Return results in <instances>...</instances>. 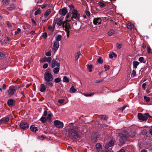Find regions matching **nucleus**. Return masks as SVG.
Returning <instances> with one entry per match:
<instances>
[{"mask_svg":"<svg viewBox=\"0 0 152 152\" xmlns=\"http://www.w3.org/2000/svg\"><path fill=\"white\" fill-rule=\"evenodd\" d=\"M144 100L147 102H149L151 100L150 97L146 96H144Z\"/></svg>","mask_w":152,"mask_h":152,"instance_id":"obj_25","label":"nucleus"},{"mask_svg":"<svg viewBox=\"0 0 152 152\" xmlns=\"http://www.w3.org/2000/svg\"><path fill=\"white\" fill-rule=\"evenodd\" d=\"M10 1V0H3L2 3L3 4L7 5L9 4Z\"/></svg>","mask_w":152,"mask_h":152,"instance_id":"obj_28","label":"nucleus"},{"mask_svg":"<svg viewBox=\"0 0 152 152\" xmlns=\"http://www.w3.org/2000/svg\"><path fill=\"white\" fill-rule=\"evenodd\" d=\"M127 27L128 29L130 30L134 29L135 27L130 22L127 21Z\"/></svg>","mask_w":152,"mask_h":152,"instance_id":"obj_14","label":"nucleus"},{"mask_svg":"<svg viewBox=\"0 0 152 152\" xmlns=\"http://www.w3.org/2000/svg\"><path fill=\"white\" fill-rule=\"evenodd\" d=\"M100 118L102 120H106V119L107 117L105 115H102L100 116Z\"/></svg>","mask_w":152,"mask_h":152,"instance_id":"obj_44","label":"nucleus"},{"mask_svg":"<svg viewBox=\"0 0 152 152\" xmlns=\"http://www.w3.org/2000/svg\"><path fill=\"white\" fill-rule=\"evenodd\" d=\"M94 95V93H88V94H84V95L87 97L91 96H93Z\"/></svg>","mask_w":152,"mask_h":152,"instance_id":"obj_41","label":"nucleus"},{"mask_svg":"<svg viewBox=\"0 0 152 152\" xmlns=\"http://www.w3.org/2000/svg\"><path fill=\"white\" fill-rule=\"evenodd\" d=\"M47 86H47H45L43 84H41L40 87V91L41 92L45 91L46 89Z\"/></svg>","mask_w":152,"mask_h":152,"instance_id":"obj_15","label":"nucleus"},{"mask_svg":"<svg viewBox=\"0 0 152 152\" xmlns=\"http://www.w3.org/2000/svg\"><path fill=\"white\" fill-rule=\"evenodd\" d=\"M59 67L55 68L53 69V72L54 74H57L59 71Z\"/></svg>","mask_w":152,"mask_h":152,"instance_id":"obj_22","label":"nucleus"},{"mask_svg":"<svg viewBox=\"0 0 152 152\" xmlns=\"http://www.w3.org/2000/svg\"><path fill=\"white\" fill-rule=\"evenodd\" d=\"M86 14L88 16H89L90 15V13L88 11L86 10Z\"/></svg>","mask_w":152,"mask_h":152,"instance_id":"obj_61","label":"nucleus"},{"mask_svg":"<svg viewBox=\"0 0 152 152\" xmlns=\"http://www.w3.org/2000/svg\"><path fill=\"white\" fill-rule=\"evenodd\" d=\"M58 60L57 61L56 60H53L52 61L51 64L52 67H54L56 66V65L57 67H60V64L59 62H58Z\"/></svg>","mask_w":152,"mask_h":152,"instance_id":"obj_11","label":"nucleus"},{"mask_svg":"<svg viewBox=\"0 0 152 152\" xmlns=\"http://www.w3.org/2000/svg\"><path fill=\"white\" fill-rule=\"evenodd\" d=\"M118 152H125V151L124 149H121L119 150Z\"/></svg>","mask_w":152,"mask_h":152,"instance_id":"obj_64","label":"nucleus"},{"mask_svg":"<svg viewBox=\"0 0 152 152\" xmlns=\"http://www.w3.org/2000/svg\"><path fill=\"white\" fill-rule=\"evenodd\" d=\"M46 62L49 63H50L51 62L52 60V58L51 57H46Z\"/></svg>","mask_w":152,"mask_h":152,"instance_id":"obj_37","label":"nucleus"},{"mask_svg":"<svg viewBox=\"0 0 152 152\" xmlns=\"http://www.w3.org/2000/svg\"><path fill=\"white\" fill-rule=\"evenodd\" d=\"M15 5L13 4L10 5V7L7 8V9L8 10L11 11L14 10L15 8Z\"/></svg>","mask_w":152,"mask_h":152,"instance_id":"obj_21","label":"nucleus"},{"mask_svg":"<svg viewBox=\"0 0 152 152\" xmlns=\"http://www.w3.org/2000/svg\"><path fill=\"white\" fill-rule=\"evenodd\" d=\"M59 46V42L55 41L53 42V49L55 51H56L58 49Z\"/></svg>","mask_w":152,"mask_h":152,"instance_id":"obj_10","label":"nucleus"},{"mask_svg":"<svg viewBox=\"0 0 152 152\" xmlns=\"http://www.w3.org/2000/svg\"><path fill=\"white\" fill-rule=\"evenodd\" d=\"M80 52H78L77 53L76 55L75 56V59L76 60H77L79 57V56L80 55Z\"/></svg>","mask_w":152,"mask_h":152,"instance_id":"obj_35","label":"nucleus"},{"mask_svg":"<svg viewBox=\"0 0 152 152\" xmlns=\"http://www.w3.org/2000/svg\"><path fill=\"white\" fill-rule=\"evenodd\" d=\"M117 47L118 49H120L121 48V44L118 43L117 44Z\"/></svg>","mask_w":152,"mask_h":152,"instance_id":"obj_56","label":"nucleus"},{"mask_svg":"<svg viewBox=\"0 0 152 152\" xmlns=\"http://www.w3.org/2000/svg\"><path fill=\"white\" fill-rule=\"evenodd\" d=\"M138 60L139 61L141 62H143V63H145V61L144 60V58L143 57H140Z\"/></svg>","mask_w":152,"mask_h":152,"instance_id":"obj_30","label":"nucleus"},{"mask_svg":"<svg viewBox=\"0 0 152 152\" xmlns=\"http://www.w3.org/2000/svg\"><path fill=\"white\" fill-rule=\"evenodd\" d=\"M110 147V145L108 144V143H107L106 144H105V148L106 149H107L108 148Z\"/></svg>","mask_w":152,"mask_h":152,"instance_id":"obj_63","label":"nucleus"},{"mask_svg":"<svg viewBox=\"0 0 152 152\" xmlns=\"http://www.w3.org/2000/svg\"><path fill=\"white\" fill-rule=\"evenodd\" d=\"M52 114L51 113H48L47 115V117L46 118L47 119L50 120L51 119V117H52Z\"/></svg>","mask_w":152,"mask_h":152,"instance_id":"obj_36","label":"nucleus"},{"mask_svg":"<svg viewBox=\"0 0 152 152\" xmlns=\"http://www.w3.org/2000/svg\"><path fill=\"white\" fill-rule=\"evenodd\" d=\"M136 71L135 70H133L132 71V74H131V76H135L136 75Z\"/></svg>","mask_w":152,"mask_h":152,"instance_id":"obj_54","label":"nucleus"},{"mask_svg":"<svg viewBox=\"0 0 152 152\" xmlns=\"http://www.w3.org/2000/svg\"><path fill=\"white\" fill-rule=\"evenodd\" d=\"M51 12V10L50 9L47 10L45 12L44 14V16L45 18H46L50 14Z\"/></svg>","mask_w":152,"mask_h":152,"instance_id":"obj_20","label":"nucleus"},{"mask_svg":"<svg viewBox=\"0 0 152 152\" xmlns=\"http://www.w3.org/2000/svg\"><path fill=\"white\" fill-rule=\"evenodd\" d=\"M31 21L33 23V25L34 26H36V23L34 20L32 18L31 19Z\"/></svg>","mask_w":152,"mask_h":152,"instance_id":"obj_58","label":"nucleus"},{"mask_svg":"<svg viewBox=\"0 0 152 152\" xmlns=\"http://www.w3.org/2000/svg\"><path fill=\"white\" fill-rule=\"evenodd\" d=\"M41 12V11L40 10H38L34 12L35 15H37L39 14H40Z\"/></svg>","mask_w":152,"mask_h":152,"instance_id":"obj_40","label":"nucleus"},{"mask_svg":"<svg viewBox=\"0 0 152 152\" xmlns=\"http://www.w3.org/2000/svg\"><path fill=\"white\" fill-rule=\"evenodd\" d=\"M61 81L60 78L59 77H57L54 80V82L56 83H58Z\"/></svg>","mask_w":152,"mask_h":152,"instance_id":"obj_39","label":"nucleus"},{"mask_svg":"<svg viewBox=\"0 0 152 152\" xmlns=\"http://www.w3.org/2000/svg\"><path fill=\"white\" fill-rule=\"evenodd\" d=\"M51 50H49L46 53V55L48 56H50L51 55Z\"/></svg>","mask_w":152,"mask_h":152,"instance_id":"obj_47","label":"nucleus"},{"mask_svg":"<svg viewBox=\"0 0 152 152\" xmlns=\"http://www.w3.org/2000/svg\"><path fill=\"white\" fill-rule=\"evenodd\" d=\"M102 20L100 18H96L93 20V23L94 25H97L101 23Z\"/></svg>","mask_w":152,"mask_h":152,"instance_id":"obj_13","label":"nucleus"},{"mask_svg":"<svg viewBox=\"0 0 152 152\" xmlns=\"http://www.w3.org/2000/svg\"><path fill=\"white\" fill-rule=\"evenodd\" d=\"M116 55L115 54L114 52L112 53L109 54V57L110 58H112L114 56H116Z\"/></svg>","mask_w":152,"mask_h":152,"instance_id":"obj_33","label":"nucleus"},{"mask_svg":"<svg viewBox=\"0 0 152 152\" xmlns=\"http://www.w3.org/2000/svg\"><path fill=\"white\" fill-rule=\"evenodd\" d=\"M21 31V29L20 28H18L17 30L15 32V34L16 35L19 34Z\"/></svg>","mask_w":152,"mask_h":152,"instance_id":"obj_46","label":"nucleus"},{"mask_svg":"<svg viewBox=\"0 0 152 152\" xmlns=\"http://www.w3.org/2000/svg\"><path fill=\"white\" fill-rule=\"evenodd\" d=\"M15 101L12 99L8 100L7 101V104L9 106H12L14 105L15 104Z\"/></svg>","mask_w":152,"mask_h":152,"instance_id":"obj_18","label":"nucleus"},{"mask_svg":"<svg viewBox=\"0 0 152 152\" xmlns=\"http://www.w3.org/2000/svg\"><path fill=\"white\" fill-rule=\"evenodd\" d=\"M98 62L99 64H102L103 62V60L102 59L101 57H99L98 60Z\"/></svg>","mask_w":152,"mask_h":152,"instance_id":"obj_43","label":"nucleus"},{"mask_svg":"<svg viewBox=\"0 0 152 152\" xmlns=\"http://www.w3.org/2000/svg\"><path fill=\"white\" fill-rule=\"evenodd\" d=\"M146 84L145 83H144L142 84V87L144 89V90H145L146 88Z\"/></svg>","mask_w":152,"mask_h":152,"instance_id":"obj_57","label":"nucleus"},{"mask_svg":"<svg viewBox=\"0 0 152 152\" xmlns=\"http://www.w3.org/2000/svg\"><path fill=\"white\" fill-rule=\"evenodd\" d=\"M116 134L117 139L121 144L124 143L126 140L127 138V133L124 129H118L116 131Z\"/></svg>","mask_w":152,"mask_h":152,"instance_id":"obj_2","label":"nucleus"},{"mask_svg":"<svg viewBox=\"0 0 152 152\" xmlns=\"http://www.w3.org/2000/svg\"><path fill=\"white\" fill-rule=\"evenodd\" d=\"M68 127V134L69 137L75 139L78 137V129L77 126H73V123H71L69 124Z\"/></svg>","mask_w":152,"mask_h":152,"instance_id":"obj_1","label":"nucleus"},{"mask_svg":"<svg viewBox=\"0 0 152 152\" xmlns=\"http://www.w3.org/2000/svg\"><path fill=\"white\" fill-rule=\"evenodd\" d=\"M54 126L57 128L59 129L62 128L64 126L63 123L58 120H55L53 121Z\"/></svg>","mask_w":152,"mask_h":152,"instance_id":"obj_7","label":"nucleus"},{"mask_svg":"<svg viewBox=\"0 0 152 152\" xmlns=\"http://www.w3.org/2000/svg\"><path fill=\"white\" fill-rule=\"evenodd\" d=\"M20 126L22 129L25 130L28 128L29 125L26 122L22 121L20 124Z\"/></svg>","mask_w":152,"mask_h":152,"instance_id":"obj_9","label":"nucleus"},{"mask_svg":"<svg viewBox=\"0 0 152 152\" xmlns=\"http://www.w3.org/2000/svg\"><path fill=\"white\" fill-rule=\"evenodd\" d=\"M42 0H35L37 4H39L42 3Z\"/></svg>","mask_w":152,"mask_h":152,"instance_id":"obj_59","label":"nucleus"},{"mask_svg":"<svg viewBox=\"0 0 152 152\" xmlns=\"http://www.w3.org/2000/svg\"><path fill=\"white\" fill-rule=\"evenodd\" d=\"M92 65H88V71L89 72H91L92 71Z\"/></svg>","mask_w":152,"mask_h":152,"instance_id":"obj_42","label":"nucleus"},{"mask_svg":"<svg viewBox=\"0 0 152 152\" xmlns=\"http://www.w3.org/2000/svg\"><path fill=\"white\" fill-rule=\"evenodd\" d=\"M128 149L127 151H129V152H131V151H132V149H133V147L132 146L129 145V146H127L126 147V149Z\"/></svg>","mask_w":152,"mask_h":152,"instance_id":"obj_32","label":"nucleus"},{"mask_svg":"<svg viewBox=\"0 0 152 152\" xmlns=\"http://www.w3.org/2000/svg\"><path fill=\"white\" fill-rule=\"evenodd\" d=\"M5 56L4 54L1 52H0V59H2Z\"/></svg>","mask_w":152,"mask_h":152,"instance_id":"obj_45","label":"nucleus"},{"mask_svg":"<svg viewBox=\"0 0 152 152\" xmlns=\"http://www.w3.org/2000/svg\"><path fill=\"white\" fill-rule=\"evenodd\" d=\"M99 5L101 7H103L106 6V4L104 3L99 2L98 3Z\"/></svg>","mask_w":152,"mask_h":152,"instance_id":"obj_27","label":"nucleus"},{"mask_svg":"<svg viewBox=\"0 0 152 152\" xmlns=\"http://www.w3.org/2000/svg\"><path fill=\"white\" fill-rule=\"evenodd\" d=\"M77 89L74 88L72 86L69 89V92L70 93H74L76 92Z\"/></svg>","mask_w":152,"mask_h":152,"instance_id":"obj_24","label":"nucleus"},{"mask_svg":"<svg viewBox=\"0 0 152 152\" xmlns=\"http://www.w3.org/2000/svg\"><path fill=\"white\" fill-rule=\"evenodd\" d=\"M80 19V14L76 10H74L72 12L71 16L67 15L66 16V20L69 22L75 19L76 20H79Z\"/></svg>","mask_w":152,"mask_h":152,"instance_id":"obj_4","label":"nucleus"},{"mask_svg":"<svg viewBox=\"0 0 152 152\" xmlns=\"http://www.w3.org/2000/svg\"><path fill=\"white\" fill-rule=\"evenodd\" d=\"M104 68L105 69V71H107L110 69V66L108 65H104Z\"/></svg>","mask_w":152,"mask_h":152,"instance_id":"obj_49","label":"nucleus"},{"mask_svg":"<svg viewBox=\"0 0 152 152\" xmlns=\"http://www.w3.org/2000/svg\"><path fill=\"white\" fill-rule=\"evenodd\" d=\"M67 12L66 9L65 8H63L59 10V13L61 15L64 16L66 15Z\"/></svg>","mask_w":152,"mask_h":152,"instance_id":"obj_12","label":"nucleus"},{"mask_svg":"<svg viewBox=\"0 0 152 152\" xmlns=\"http://www.w3.org/2000/svg\"><path fill=\"white\" fill-rule=\"evenodd\" d=\"M42 36L44 38L46 39L47 37V33L45 32L43 33L42 34Z\"/></svg>","mask_w":152,"mask_h":152,"instance_id":"obj_53","label":"nucleus"},{"mask_svg":"<svg viewBox=\"0 0 152 152\" xmlns=\"http://www.w3.org/2000/svg\"><path fill=\"white\" fill-rule=\"evenodd\" d=\"M55 22H56V24L58 26H61L63 25V27H65V29L66 30V31H68V30L70 29V27L69 25H68L67 23H66L65 25L63 23V19L62 18H56L55 19Z\"/></svg>","mask_w":152,"mask_h":152,"instance_id":"obj_5","label":"nucleus"},{"mask_svg":"<svg viewBox=\"0 0 152 152\" xmlns=\"http://www.w3.org/2000/svg\"><path fill=\"white\" fill-rule=\"evenodd\" d=\"M30 129L33 132L36 133L38 131V129L37 127H35L34 125H32L31 126Z\"/></svg>","mask_w":152,"mask_h":152,"instance_id":"obj_19","label":"nucleus"},{"mask_svg":"<svg viewBox=\"0 0 152 152\" xmlns=\"http://www.w3.org/2000/svg\"><path fill=\"white\" fill-rule=\"evenodd\" d=\"M129 135L130 137H133L135 136V133L134 132H133L131 134L129 133Z\"/></svg>","mask_w":152,"mask_h":152,"instance_id":"obj_50","label":"nucleus"},{"mask_svg":"<svg viewBox=\"0 0 152 152\" xmlns=\"http://www.w3.org/2000/svg\"><path fill=\"white\" fill-rule=\"evenodd\" d=\"M62 38L61 36L60 35H58L56 38V40L55 41H57V42H59L60 41Z\"/></svg>","mask_w":152,"mask_h":152,"instance_id":"obj_29","label":"nucleus"},{"mask_svg":"<svg viewBox=\"0 0 152 152\" xmlns=\"http://www.w3.org/2000/svg\"><path fill=\"white\" fill-rule=\"evenodd\" d=\"M64 99H59L58 100V102L59 103L62 104L64 102Z\"/></svg>","mask_w":152,"mask_h":152,"instance_id":"obj_48","label":"nucleus"},{"mask_svg":"<svg viewBox=\"0 0 152 152\" xmlns=\"http://www.w3.org/2000/svg\"><path fill=\"white\" fill-rule=\"evenodd\" d=\"M63 81L64 82L68 83L69 82V79L66 76H64L63 78Z\"/></svg>","mask_w":152,"mask_h":152,"instance_id":"obj_31","label":"nucleus"},{"mask_svg":"<svg viewBox=\"0 0 152 152\" xmlns=\"http://www.w3.org/2000/svg\"><path fill=\"white\" fill-rule=\"evenodd\" d=\"M16 90V88L14 86H10L7 92L8 94L10 96L13 95L15 92Z\"/></svg>","mask_w":152,"mask_h":152,"instance_id":"obj_8","label":"nucleus"},{"mask_svg":"<svg viewBox=\"0 0 152 152\" xmlns=\"http://www.w3.org/2000/svg\"><path fill=\"white\" fill-rule=\"evenodd\" d=\"M139 63L137 61H134L133 63V67L136 69L137 68V66L139 65Z\"/></svg>","mask_w":152,"mask_h":152,"instance_id":"obj_23","label":"nucleus"},{"mask_svg":"<svg viewBox=\"0 0 152 152\" xmlns=\"http://www.w3.org/2000/svg\"><path fill=\"white\" fill-rule=\"evenodd\" d=\"M48 66V65L47 64H45L43 66V67L44 69H46Z\"/></svg>","mask_w":152,"mask_h":152,"instance_id":"obj_60","label":"nucleus"},{"mask_svg":"<svg viewBox=\"0 0 152 152\" xmlns=\"http://www.w3.org/2000/svg\"><path fill=\"white\" fill-rule=\"evenodd\" d=\"M142 134L143 135H145L147 134V131L146 130H144L142 131Z\"/></svg>","mask_w":152,"mask_h":152,"instance_id":"obj_52","label":"nucleus"},{"mask_svg":"<svg viewBox=\"0 0 152 152\" xmlns=\"http://www.w3.org/2000/svg\"><path fill=\"white\" fill-rule=\"evenodd\" d=\"M46 117L42 116L40 119V120L43 123H45L47 120Z\"/></svg>","mask_w":152,"mask_h":152,"instance_id":"obj_34","label":"nucleus"},{"mask_svg":"<svg viewBox=\"0 0 152 152\" xmlns=\"http://www.w3.org/2000/svg\"><path fill=\"white\" fill-rule=\"evenodd\" d=\"M138 119L142 121H146L148 117H151L148 113H145L143 115L141 113H138L137 115Z\"/></svg>","mask_w":152,"mask_h":152,"instance_id":"obj_6","label":"nucleus"},{"mask_svg":"<svg viewBox=\"0 0 152 152\" xmlns=\"http://www.w3.org/2000/svg\"><path fill=\"white\" fill-rule=\"evenodd\" d=\"M108 144L110 145V146H111L113 145L114 142L112 140L110 141L108 143Z\"/></svg>","mask_w":152,"mask_h":152,"instance_id":"obj_55","label":"nucleus"},{"mask_svg":"<svg viewBox=\"0 0 152 152\" xmlns=\"http://www.w3.org/2000/svg\"><path fill=\"white\" fill-rule=\"evenodd\" d=\"M147 52L149 54H150L151 52V48L149 46L147 47Z\"/></svg>","mask_w":152,"mask_h":152,"instance_id":"obj_51","label":"nucleus"},{"mask_svg":"<svg viewBox=\"0 0 152 152\" xmlns=\"http://www.w3.org/2000/svg\"><path fill=\"white\" fill-rule=\"evenodd\" d=\"M44 79L47 86L51 87L53 86L51 81L53 80V76L50 71L47 70L44 73Z\"/></svg>","mask_w":152,"mask_h":152,"instance_id":"obj_3","label":"nucleus"},{"mask_svg":"<svg viewBox=\"0 0 152 152\" xmlns=\"http://www.w3.org/2000/svg\"><path fill=\"white\" fill-rule=\"evenodd\" d=\"M48 28L51 32H53L54 31V27L51 26H49Z\"/></svg>","mask_w":152,"mask_h":152,"instance_id":"obj_38","label":"nucleus"},{"mask_svg":"<svg viewBox=\"0 0 152 152\" xmlns=\"http://www.w3.org/2000/svg\"><path fill=\"white\" fill-rule=\"evenodd\" d=\"M115 31L114 30L111 29L108 32V34L110 36L113 34H115Z\"/></svg>","mask_w":152,"mask_h":152,"instance_id":"obj_26","label":"nucleus"},{"mask_svg":"<svg viewBox=\"0 0 152 152\" xmlns=\"http://www.w3.org/2000/svg\"><path fill=\"white\" fill-rule=\"evenodd\" d=\"M9 120V117H4L2 118L0 120V123H4L7 122Z\"/></svg>","mask_w":152,"mask_h":152,"instance_id":"obj_16","label":"nucleus"},{"mask_svg":"<svg viewBox=\"0 0 152 152\" xmlns=\"http://www.w3.org/2000/svg\"><path fill=\"white\" fill-rule=\"evenodd\" d=\"M95 147L96 150L98 152L102 149V146L100 143H97L95 145Z\"/></svg>","mask_w":152,"mask_h":152,"instance_id":"obj_17","label":"nucleus"},{"mask_svg":"<svg viewBox=\"0 0 152 152\" xmlns=\"http://www.w3.org/2000/svg\"><path fill=\"white\" fill-rule=\"evenodd\" d=\"M48 115L47 111L46 110H45L44 112L43 115L46 116Z\"/></svg>","mask_w":152,"mask_h":152,"instance_id":"obj_62","label":"nucleus"}]
</instances>
